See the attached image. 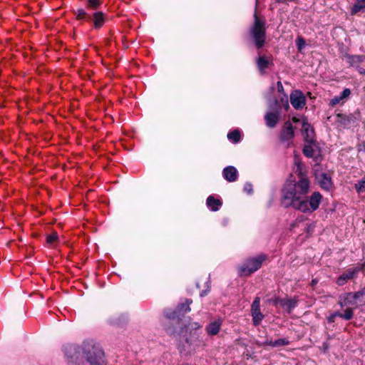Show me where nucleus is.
<instances>
[{
	"mask_svg": "<svg viewBox=\"0 0 365 365\" xmlns=\"http://www.w3.org/2000/svg\"><path fill=\"white\" fill-rule=\"evenodd\" d=\"M310 182L302 179L300 182H287L282 190V203L285 207H292L304 213L317 210L322 202V195L314 192L309 197Z\"/></svg>",
	"mask_w": 365,
	"mask_h": 365,
	"instance_id": "nucleus-1",
	"label": "nucleus"
},
{
	"mask_svg": "<svg viewBox=\"0 0 365 365\" xmlns=\"http://www.w3.org/2000/svg\"><path fill=\"white\" fill-rule=\"evenodd\" d=\"M82 353L89 365H107L105 353L100 345L93 340L86 341L81 347Z\"/></svg>",
	"mask_w": 365,
	"mask_h": 365,
	"instance_id": "nucleus-2",
	"label": "nucleus"
},
{
	"mask_svg": "<svg viewBox=\"0 0 365 365\" xmlns=\"http://www.w3.org/2000/svg\"><path fill=\"white\" fill-rule=\"evenodd\" d=\"M339 304L341 307H349L353 309L365 304V292H349L341 296Z\"/></svg>",
	"mask_w": 365,
	"mask_h": 365,
	"instance_id": "nucleus-3",
	"label": "nucleus"
},
{
	"mask_svg": "<svg viewBox=\"0 0 365 365\" xmlns=\"http://www.w3.org/2000/svg\"><path fill=\"white\" fill-rule=\"evenodd\" d=\"M265 259L266 256L264 255H260L256 257L247 259L241 266L239 267V275H250L262 267V264Z\"/></svg>",
	"mask_w": 365,
	"mask_h": 365,
	"instance_id": "nucleus-4",
	"label": "nucleus"
},
{
	"mask_svg": "<svg viewBox=\"0 0 365 365\" xmlns=\"http://www.w3.org/2000/svg\"><path fill=\"white\" fill-rule=\"evenodd\" d=\"M281 106L277 100L269 104V111L264 115L266 125L269 128H274L279 121Z\"/></svg>",
	"mask_w": 365,
	"mask_h": 365,
	"instance_id": "nucleus-5",
	"label": "nucleus"
},
{
	"mask_svg": "<svg viewBox=\"0 0 365 365\" xmlns=\"http://www.w3.org/2000/svg\"><path fill=\"white\" fill-rule=\"evenodd\" d=\"M252 34L257 48H261L264 43L265 30L264 24L255 14V23L252 29Z\"/></svg>",
	"mask_w": 365,
	"mask_h": 365,
	"instance_id": "nucleus-6",
	"label": "nucleus"
},
{
	"mask_svg": "<svg viewBox=\"0 0 365 365\" xmlns=\"http://www.w3.org/2000/svg\"><path fill=\"white\" fill-rule=\"evenodd\" d=\"M253 324L257 326L259 324L264 318L263 314L260 312V299L256 297L252 302L251 307Z\"/></svg>",
	"mask_w": 365,
	"mask_h": 365,
	"instance_id": "nucleus-7",
	"label": "nucleus"
},
{
	"mask_svg": "<svg viewBox=\"0 0 365 365\" xmlns=\"http://www.w3.org/2000/svg\"><path fill=\"white\" fill-rule=\"evenodd\" d=\"M290 102L295 109H301L305 106V98L299 91H294L290 95Z\"/></svg>",
	"mask_w": 365,
	"mask_h": 365,
	"instance_id": "nucleus-8",
	"label": "nucleus"
},
{
	"mask_svg": "<svg viewBox=\"0 0 365 365\" xmlns=\"http://www.w3.org/2000/svg\"><path fill=\"white\" fill-rule=\"evenodd\" d=\"M359 267H352L340 275L336 279V284L339 286L344 285L349 279L354 278L359 272Z\"/></svg>",
	"mask_w": 365,
	"mask_h": 365,
	"instance_id": "nucleus-9",
	"label": "nucleus"
},
{
	"mask_svg": "<svg viewBox=\"0 0 365 365\" xmlns=\"http://www.w3.org/2000/svg\"><path fill=\"white\" fill-rule=\"evenodd\" d=\"M316 179L322 188L328 190L331 186V177L324 173H316Z\"/></svg>",
	"mask_w": 365,
	"mask_h": 365,
	"instance_id": "nucleus-10",
	"label": "nucleus"
},
{
	"mask_svg": "<svg viewBox=\"0 0 365 365\" xmlns=\"http://www.w3.org/2000/svg\"><path fill=\"white\" fill-rule=\"evenodd\" d=\"M275 304H279L281 307L285 309L289 313L297 306V300L293 299H276L274 301Z\"/></svg>",
	"mask_w": 365,
	"mask_h": 365,
	"instance_id": "nucleus-11",
	"label": "nucleus"
},
{
	"mask_svg": "<svg viewBox=\"0 0 365 365\" xmlns=\"http://www.w3.org/2000/svg\"><path fill=\"white\" fill-rule=\"evenodd\" d=\"M294 171L297 173L299 180L297 182H300L302 179L308 180L306 177V170L304 165L302 163L300 159L295 155L294 161Z\"/></svg>",
	"mask_w": 365,
	"mask_h": 365,
	"instance_id": "nucleus-12",
	"label": "nucleus"
},
{
	"mask_svg": "<svg viewBox=\"0 0 365 365\" xmlns=\"http://www.w3.org/2000/svg\"><path fill=\"white\" fill-rule=\"evenodd\" d=\"M302 133L306 141L312 143L314 140V130L311 125L305 120H304L302 123Z\"/></svg>",
	"mask_w": 365,
	"mask_h": 365,
	"instance_id": "nucleus-13",
	"label": "nucleus"
},
{
	"mask_svg": "<svg viewBox=\"0 0 365 365\" xmlns=\"http://www.w3.org/2000/svg\"><path fill=\"white\" fill-rule=\"evenodd\" d=\"M294 136V131L292 123L287 121L284 123L283 129L281 133V139L282 141H286L292 139Z\"/></svg>",
	"mask_w": 365,
	"mask_h": 365,
	"instance_id": "nucleus-14",
	"label": "nucleus"
},
{
	"mask_svg": "<svg viewBox=\"0 0 365 365\" xmlns=\"http://www.w3.org/2000/svg\"><path fill=\"white\" fill-rule=\"evenodd\" d=\"M223 177L228 182H235L238 177V172L233 166H227L223 169Z\"/></svg>",
	"mask_w": 365,
	"mask_h": 365,
	"instance_id": "nucleus-15",
	"label": "nucleus"
},
{
	"mask_svg": "<svg viewBox=\"0 0 365 365\" xmlns=\"http://www.w3.org/2000/svg\"><path fill=\"white\" fill-rule=\"evenodd\" d=\"M351 94V90L349 88H345L339 96L334 97L329 104L331 106H335L338 104H343L346 100L349 97Z\"/></svg>",
	"mask_w": 365,
	"mask_h": 365,
	"instance_id": "nucleus-16",
	"label": "nucleus"
},
{
	"mask_svg": "<svg viewBox=\"0 0 365 365\" xmlns=\"http://www.w3.org/2000/svg\"><path fill=\"white\" fill-rule=\"evenodd\" d=\"M222 319H218L210 322L205 328L207 334L215 336L218 334L221 329Z\"/></svg>",
	"mask_w": 365,
	"mask_h": 365,
	"instance_id": "nucleus-17",
	"label": "nucleus"
},
{
	"mask_svg": "<svg viewBox=\"0 0 365 365\" xmlns=\"http://www.w3.org/2000/svg\"><path fill=\"white\" fill-rule=\"evenodd\" d=\"M93 21L96 29H100L103 26L105 19L104 14L101 11H98L93 14Z\"/></svg>",
	"mask_w": 365,
	"mask_h": 365,
	"instance_id": "nucleus-18",
	"label": "nucleus"
},
{
	"mask_svg": "<svg viewBox=\"0 0 365 365\" xmlns=\"http://www.w3.org/2000/svg\"><path fill=\"white\" fill-rule=\"evenodd\" d=\"M207 205L212 211L216 212L219 210L221 202L212 196H209L207 199Z\"/></svg>",
	"mask_w": 365,
	"mask_h": 365,
	"instance_id": "nucleus-19",
	"label": "nucleus"
},
{
	"mask_svg": "<svg viewBox=\"0 0 365 365\" xmlns=\"http://www.w3.org/2000/svg\"><path fill=\"white\" fill-rule=\"evenodd\" d=\"M363 9H365V0H356V4L351 8V14H356Z\"/></svg>",
	"mask_w": 365,
	"mask_h": 365,
	"instance_id": "nucleus-20",
	"label": "nucleus"
},
{
	"mask_svg": "<svg viewBox=\"0 0 365 365\" xmlns=\"http://www.w3.org/2000/svg\"><path fill=\"white\" fill-rule=\"evenodd\" d=\"M264 344L269 345L271 346L275 347L279 346H284L289 344V341L286 339H280L278 340H276L274 341H266Z\"/></svg>",
	"mask_w": 365,
	"mask_h": 365,
	"instance_id": "nucleus-21",
	"label": "nucleus"
},
{
	"mask_svg": "<svg viewBox=\"0 0 365 365\" xmlns=\"http://www.w3.org/2000/svg\"><path fill=\"white\" fill-rule=\"evenodd\" d=\"M347 59H348V62L351 65L354 66L355 64H358V63L362 62L364 61V58L362 56L355 55V56H347Z\"/></svg>",
	"mask_w": 365,
	"mask_h": 365,
	"instance_id": "nucleus-22",
	"label": "nucleus"
},
{
	"mask_svg": "<svg viewBox=\"0 0 365 365\" xmlns=\"http://www.w3.org/2000/svg\"><path fill=\"white\" fill-rule=\"evenodd\" d=\"M257 67L260 71H263L268 67L269 61L264 57L259 56L257 61Z\"/></svg>",
	"mask_w": 365,
	"mask_h": 365,
	"instance_id": "nucleus-23",
	"label": "nucleus"
},
{
	"mask_svg": "<svg viewBox=\"0 0 365 365\" xmlns=\"http://www.w3.org/2000/svg\"><path fill=\"white\" fill-rule=\"evenodd\" d=\"M227 138L233 143H238L240 140V133L238 130H234L227 134Z\"/></svg>",
	"mask_w": 365,
	"mask_h": 365,
	"instance_id": "nucleus-24",
	"label": "nucleus"
},
{
	"mask_svg": "<svg viewBox=\"0 0 365 365\" xmlns=\"http://www.w3.org/2000/svg\"><path fill=\"white\" fill-rule=\"evenodd\" d=\"M354 187L358 193L365 192V176L355 183Z\"/></svg>",
	"mask_w": 365,
	"mask_h": 365,
	"instance_id": "nucleus-25",
	"label": "nucleus"
},
{
	"mask_svg": "<svg viewBox=\"0 0 365 365\" xmlns=\"http://www.w3.org/2000/svg\"><path fill=\"white\" fill-rule=\"evenodd\" d=\"M346 309L344 311V313H340V317L345 319L349 320L354 316L353 309L349 307H346Z\"/></svg>",
	"mask_w": 365,
	"mask_h": 365,
	"instance_id": "nucleus-26",
	"label": "nucleus"
},
{
	"mask_svg": "<svg viewBox=\"0 0 365 365\" xmlns=\"http://www.w3.org/2000/svg\"><path fill=\"white\" fill-rule=\"evenodd\" d=\"M303 153L307 157L312 158L314 155V151L311 145H306L304 148Z\"/></svg>",
	"mask_w": 365,
	"mask_h": 365,
	"instance_id": "nucleus-27",
	"label": "nucleus"
},
{
	"mask_svg": "<svg viewBox=\"0 0 365 365\" xmlns=\"http://www.w3.org/2000/svg\"><path fill=\"white\" fill-rule=\"evenodd\" d=\"M58 239V235L56 232H53L46 237V242L48 245H52Z\"/></svg>",
	"mask_w": 365,
	"mask_h": 365,
	"instance_id": "nucleus-28",
	"label": "nucleus"
},
{
	"mask_svg": "<svg viewBox=\"0 0 365 365\" xmlns=\"http://www.w3.org/2000/svg\"><path fill=\"white\" fill-rule=\"evenodd\" d=\"M192 303V300L187 299L185 304H183L180 306V309L183 310L185 312H188L190 311V304Z\"/></svg>",
	"mask_w": 365,
	"mask_h": 365,
	"instance_id": "nucleus-29",
	"label": "nucleus"
},
{
	"mask_svg": "<svg viewBox=\"0 0 365 365\" xmlns=\"http://www.w3.org/2000/svg\"><path fill=\"white\" fill-rule=\"evenodd\" d=\"M297 48L301 51L305 46V41L302 38H298L297 40Z\"/></svg>",
	"mask_w": 365,
	"mask_h": 365,
	"instance_id": "nucleus-30",
	"label": "nucleus"
},
{
	"mask_svg": "<svg viewBox=\"0 0 365 365\" xmlns=\"http://www.w3.org/2000/svg\"><path fill=\"white\" fill-rule=\"evenodd\" d=\"M88 4L90 6L95 9L100 5V0H88Z\"/></svg>",
	"mask_w": 365,
	"mask_h": 365,
	"instance_id": "nucleus-31",
	"label": "nucleus"
},
{
	"mask_svg": "<svg viewBox=\"0 0 365 365\" xmlns=\"http://www.w3.org/2000/svg\"><path fill=\"white\" fill-rule=\"evenodd\" d=\"M244 189L245 190L249 193V194H251L252 192V184L247 182L245 185V187H244Z\"/></svg>",
	"mask_w": 365,
	"mask_h": 365,
	"instance_id": "nucleus-32",
	"label": "nucleus"
},
{
	"mask_svg": "<svg viewBox=\"0 0 365 365\" xmlns=\"http://www.w3.org/2000/svg\"><path fill=\"white\" fill-rule=\"evenodd\" d=\"M336 317H340V313L339 312H334V314H332L331 316L329 317V318H328L329 322H334Z\"/></svg>",
	"mask_w": 365,
	"mask_h": 365,
	"instance_id": "nucleus-33",
	"label": "nucleus"
},
{
	"mask_svg": "<svg viewBox=\"0 0 365 365\" xmlns=\"http://www.w3.org/2000/svg\"><path fill=\"white\" fill-rule=\"evenodd\" d=\"M277 90H278L279 93H283L284 88H283V86H282L281 81H278L277 83Z\"/></svg>",
	"mask_w": 365,
	"mask_h": 365,
	"instance_id": "nucleus-34",
	"label": "nucleus"
},
{
	"mask_svg": "<svg viewBox=\"0 0 365 365\" xmlns=\"http://www.w3.org/2000/svg\"><path fill=\"white\" fill-rule=\"evenodd\" d=\"M84 15H85V11L83 9L78 10V18H83V16Z\"/></svg>",
	"mask_w": 365,
	"mask_h": 365,
	"instance_id": "nucleus-35",
	"label": "nucleus"
},
{
	"mask_svg": "<svg viewBox=\"0 0 365 365\" xmlns=\"http://www.w3.org/2000/svg\"><path fill=\"white\" fill-rule=\"evenodd\" d=\"M200 327H201V326H200L198 323L195 322V323H194V324H193V327H193V328H195V329H198V328H200Z\"/></svg>",
	"mask_w": 365,
	"mask_h": 365,
	"instance_id": "nucleus-36",
	"label": "nucleus"
},
{
	"mask_svg": "<svg viewBox=\"0 0 365 365\" xmlns=\"http://www.w3.org/2000/svg\"><path fill=\"white\" fill-rule=\"evenodd\" d=\"M62 351H63V352L64 353L65 356H66V355H67V350H66V347L63 346V347L62 348Z\"/></svg>",
	"mask_w": 365,
	"mask_h": 365,
	"instance_id": "nucleus-37",
	"label": "nucleus"
},
{
	"mask_svg": "<svg viewBox=\"0 0 365 365\" xmlns=\"http://www.w3.org/2000/svg\"><path fill=\"white\" fill-rule=\"evenodd\" d=\"M359 72H360V73H361V74H365V69H364V68H360V69H359Z\"/></svg>",
	"mask_w": 365,
	"mask_h": 365,
	"instance_id": "nucleus-38",
	"label": "nucleus"
},
{
	"mask_svg": "<svg viewBox=\"0 0 365 365\" xmlns=\"http://www.w3.org/2000/svg\"><path fill=\"white\" fill-rule=\"evenodd\" d=\"M166 317L169 319H170L172 317L170 314H169L168 313H166Z\"/></svg>",
	"mask_w": 365,
	"mask_h": 365,
	"instance_id": "nucleus-39",
	"label": "nucleus"
},
{
	"mask_svg": "<svg viewBox=\"0 0 365 365\" xmlns=\"http://www.w3.org/2000/svg\"><path fill=\"white\" fill-rule=\"evenodd\" d=\"M205 294H206V293H205V292H202L200 294V296H201V297H203V296H204V295H205Z\"/></svg>",
	"mask_w": 365,
	"mask_h": 365,
	"instance_id": "nucleus-40",
	"label": "nucleus"
},
{
	"mask_svg": "<svg viewBox=\"0 0 365 365\" xmlns=\"http://www.w3.org/2000/svg\"><path fill=\"white\" fill-rule=\"evenodd\" d=\"M293 120H294V122H297V121H298V120H297L296 118H293Z\"/></svg>",
	"mask_w": 365,
	"mask_h": 365,
	"instance_id": "nucleus-41",
	"label": "nucleus"
}]
</instances>
